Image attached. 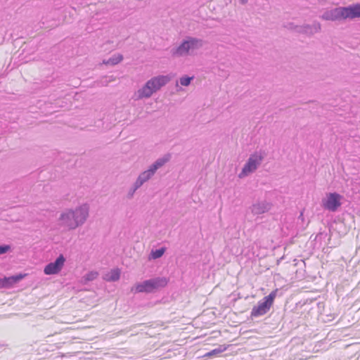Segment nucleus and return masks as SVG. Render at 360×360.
Returning <instances> with one entry per match:
<instances>
[{
  "instance_id": "obj_1",
  "label": "nucleus",
  "mask_w": 360,
  "mask_h": 360,
  "mask_svg": "<svg viewBox=\"0 0 360 360\" xmlns=\"http://www.w3.org/2000/svg\"><path fill=\"white\" fill-rule=\"evenodd\" d=\"M167 283L168 280L165 277H154L142 282L136 283L131 287V292L134 293H153L165 287Z\"/></svg>"
},
{
  "instance_id": "obj_2",
  "label": "nucleus",
  "mask_w": 360,
  "mask_h": 360,
  "mask_svg": "<svg viewBox=\"0 0 360 360\" xmlns=\"http://www.w3.org/2000/svg\"><path fill=\"white\" fill-rule=\"evenodd\" d=\"M170 80L168 75H158L148 80L142 88L138 90L139 98H149L155 92L165 86Z\"/></svg>"
},
{
  "instance_id": "obj_3",
  "label": "nucleus",
  "mask_w": 360,
  "mask_h": 360,
  "mask_svg": "<svg viewBox=\"0 0 360 360\" xmlns=\"http://www.w3.org/2000/svg\"><path fill=\"white\" fill-rule=\"evenodd\" d=\"M172 158L170 153H167L162 157L157 159L147 170L142 172L136 180V186H142L145 183L148 181L156 173L158 169L164 166Z\"/></svg>"
},
{
  "instance_id": "obj_4",
  "label": "nucleus",
  "mask_w": 360,
  "mask_h": 360,
  "mask_svg": "<svg viewBox=\"0 0 360 360\" xmlns=\"http://www.w3.org/2000/svg\"><path fill=\"white\" fill-rule=\"evenodd\" d=\"M89 206L83 204L77 207L75 210H68L69 211V217H73L72 221H68V229L74 230L77 227L84 224L89 216Z\"/></svg>"
},
{
  "instance_id": "obj_5",
  "label": "nucleus",
  "mask_w": 360,
  "mask_h": 360,
  "mask_svg": "<svg viewBox=\"0 0 360 360\" xmlns=\"http://www.w3.org/2000/svg\"><path fill=\"white\" fill-rule=\"evenodd\" d=\"M278 290H273L269 295L260 300L257 306H254L251 311V317H259L266 314L274 303Z\"/></svg>"
},
{
  "instance_id": "obj_6",
  "label": "nucleus",
  "mask_w": 360,
  "mask_h": 360,
  "mask_svg": "<svg viewBox=\"0 0 360 360\" xmlns=\"http://www.w3.org/2000/svg\"><path fill=\"white\" fill-rule=\"evenodd\" d=\"M264 158V154L262 152H255L251 154L244 165L238 176L243 178L254 172L261 165Z\"/></svg>"
},
{
  "instance_id": "obj_7",
  "label": "nucleus",
  "mask_w": 360,
  "mask_h": 360,
  "mask_svg": "<svg viewBox=\"0 0 360 360\" xmlns=\"http://www.w3.org/2000/svg\"><path fill=\"white\" fill-rule=\"evenodd\" d=\"M344 197L337 192L326 193V198L321 200V205L324 210L335 212L342 205Z\"/></svg>"
},
{
  "instance_id": "obj_8",
  "label": "nucleus",
  "mask_w": 360,
  "mask_h": 360,
  "mask_svg": "<svg viewBox=\"0 0 360 360\" xmlns=\"http://www.w3.org/2000/svg\"><path fill=\"white\" fill-rule=\"evenodd\" d=\"M324 20L340 21L349 18L347 6H339L326 11L321 16Z\"/></svg>"
},
{
  "instance_id": "obj_9",
  "label": "nucleus",
  "mask_w": 360,
  "mask_h": 360,
  "mask_svg": "<svg viewBox=\"0 0 360 360\" xmlns=\"http://www.w3.org/2000/svg\"><path fill=\"white\" fill-rule=\"evenodd\" d=\"M65 262L63 255L60 254L54 262H50L44 266V273L46 275H55L63 269Z\"/></svg>"
},
{
  "instance_id": "obj_10",
  "label": "nucleus",
  "mask_w": 360,
  "mask_h": 360,
  "mask_svg": "<svg viewBox=\"0 0 360 360\" xmlns=\"http://www.w3.org/2000/svg\"><path fill=\"white\" fill-rule=\"evenodd\" d=\"M25 274H17L11 276H4L0 278L1 288H10L13 285L18 283L25 277Z\"/></svg>"
},
{
  "instance_id": "obj_11",
  "label": "nucleus",
  "mask_w": 360,
  "mask_h": 360,
  "mask_svg": "<svg viewBox=\"0 0 360 360\" xmlns=\"http://www.w3.org/2000/svg\"><path fill=\"white\" fill-rule=\"evenodd\" d=\"M271 207V203L268 202L266 200H261L253 203L250 209L254 215H259L269 212Z\"/></svg>"
},
{
  "instance_id": "obj_12",
  "label": "nucleus",
  "mask_w": 360,
  "mask_h": 360,
  "mask_svg": "<svg viewBox=\"0 0 360 360\" xmlns=\"http://www.w3.org/2000/svg\"><path fill=\"white\" fill-rule=\"evenodd\" d=\"M298 29V33L313 35L314 34L321 31V26L319 22H314L312 25L305 24L300 25Z\"/></svg>"
},
{
  "instance_id": "obj_13",
  "label": "nucleus",
  "mask_w": 360,
  "mask_h": 360,
  "mask_svg": "<svg viewBox=\"0 0 360 360\" xmlns=\"http://www.w3.org/2000/svg\"><path fill=\"white\" fill-rule=\"evenodd\" d=\"M190 46L188 44L186 39H184L180 44L173 48L171 50L172 56L174 57H181L184 56H187L189 54Z\"/></svg>"
},
{
  "instance_id": "obj_14",
  "label": "nucleus",
  "mask_w": 360,
  "mask_h": 360,
  "mask_svg": "<svg viewBox=\"0 0 360 360\" xmlns=\"http://www.w3.org/2000/svg\"><path fill=\"white\" fill-rule=\"evenodd\" d=\"M186 39L190 46V50L199 49L205 44V41L202 39L193 37H187Z\"/></svg>"
},
{
  "instance_id": "obj_15",
  "label": "nucleus",
  "mask_w": 360,
  "mask_h": 360,
  "mask_svg": "<svg viewBox=\"0 0 360 360\" xmlns=\"http://www.w3.org/2000/svg\"><path fill=\"white\" fill-rule=\"evenodd\" d=\"M349 19L360 18V3L347 6Z\"/></svg>"
},
{
  "instance_id": "obj_16",
  "label": "nucleus",
  "mask_w": 360,
  "mask_h": 360,
  "mask_svg": "<svg viewBox=\"0 0 360 360\" xmlns=\"http://www.w3.org/2000/svg\"><path fill=\"white\" fill-rule=\"evenodd\" d=\"M229 345H220L217 348L207 352L204 354L205 357H212L213 356H217L223 352L226 351Z\"/></svg>"
},
{
  "instance_id": "obj_17",
  "label": "nucleus",
  "mask_w": 360,
  "mask_h": 360,
  "mask_svg": "<svg viewBox=\"0 0 360 360\" xmlns=\"http://www.w3.org/2000/svg\"><path fill=\"white\" fill-rule=\"evenodd\" d=\"M123 60V56L122 54L113 55L108 60H103V64L114 66L117 65Z\"/></svg>"
},
{
  "instance_id": "obj_18",
  "label": "nucleus",
  "mask_w": 360,
  "mask_h": 360,
  "mask_svg": "<svg viewBox=\"0 0 360 360\" xmlns=\"http://www.w3.org/2000/svg\"><path fill=\"white\" fill-rule=\"evenodd\" d=\"M120 271L119 269H113L110 273L105 275V280L108 282H115L120 279Z\"/></svg>"
},
{
  "instance_id": "obj_19",
  "label": "nucleus",
  "mask_w": 360,
  "mask_h": 360,
  "mask_svg": "<svg viewBox=\"0 0 360 360\" xmlns=\"http://www.w3.org/2000/svg\"><path fill=\"white\" fill-rule=\"evenodd\" d=\"M166 248L162 247L158 249L152 250L149 255V259H157L162 257L166 252Z\"/></svg>"
},
{
  "instance_id": "obj_20",
  "label": "nucleus",
  "mask_w": 360,
  "mask_h": 360,
  "mask_svg": "<svg viewBox=\"0 0 360 360\" xmlns=\"http://www.w3.org/2000/svg\"><path fill=\"white\" fill-rule=\"evenodd\" d=\"M59 220L61 221V225L65 226V227H67L68 229V221H72L73 220V217H69V211L67 210L65 212H63V213L60 214V216L59 217Z\"/></svg>"
},
{
  "instance_id": "obj_21",
  "label": "nucleus",
  "mask_w": 360,
  "mask_h": 360,
  "mask_svg": "<svg viewBox=\"0 0 360 360\" xmlns=\"http://www.w3.org/2000/svg\"><path fill=\"white\" fill-rule=\"evenodd\" d=\"M193 79V77H189L188 75H184L179 79V82L182 86H187L191 84V80Z\"/></svg>"
},
{
  "instance_id": "obj_22",
  "label": "nucleus",
  "mask_w": 360,
  "mask_h": 360,
  "mask_svg": "<svg viewBox=\"0 0 360 360\" xmlns=\"http://www.w3.org/2000/svg\"><path fill=\"white\" fill-rule=\"evenodd\" d=\"M98 276V272H96V271H90V272L87 273L84 276V278L87 281H92L94 279H96Z\"/></svg>"
},
{
  "instance_id": "obj_23",
  "label": "nucleus",
  "mask_w": 360,
  "mask_h": 360,
  "mask_svg": "<svg viewBox=\"0 0 360 360\" xmlns=\"http://www.w3.org/2000/svg\"><path fill=\"white\" fill-rule=\"evenodd\" d=\"M11 250V246L8 244L0 245V255L7 253Z\"/></svg>"
},
{
  "instance_id": "obj_24",
  "label": "nucleus",
  "mask_w": 360,
  "mask_h": 360,
  "mask_svg": "<svg viewBox=\"0 0 360 360\" xmlns=\"http://www.w3.org/2000/svg\"><path fill=\"white\" fill-rule=\"evenodd\" d=\"M299 27H300V25H296L293 22H287L286 24L284 25V27H285L288 30H295L297 32H298Z\"/></svg>"
},
{
  "instance_id": "obj_25",
  "label": "nucleus",
  "mask_w": 360,
  "mask_h": 360,
  "mask_svg": "<svg viewBox=\"0 0 360 360\" xmlns=\"http://www.w3.org/2000/svg\"><path fill=\"white\" fill-rule=\"evenodd\" d=\"M136 185H137L136 183L134 182L132 187L129 189V193H128L129 198H132L134 193L141 187L140 186H136Z\"/></svg>"
},
{
  "instance_id": "obj_26",
  "label": "nucleus",
  "mask_w": 360,
  "mask_h": 360,
  "mask_svg": "<svg viewBox=\"0 0 360 360\" xmlns=\"http://www.w3.org/2000/svg\"><path fill=\"white\" fill-rule=\"evenodd\" d=\"M240 4L242 5H245L248 3V0H238Z\"/></svg>"
},
{
  "instance_id": "obj_27",
  "label": "nucleus",
  "mask_w": 360,
  "mask_h": 360,
  "mask_svg": "<svg viewBox=\"0 0 360 360\" xmlns=\"http://www.w3.org/2000/svg\"><path fill=\"white\" fill-rule=\"evenodd\" d=\"M300 217H302V213L301 212Z\"/></svg>"
}]
</instances>
